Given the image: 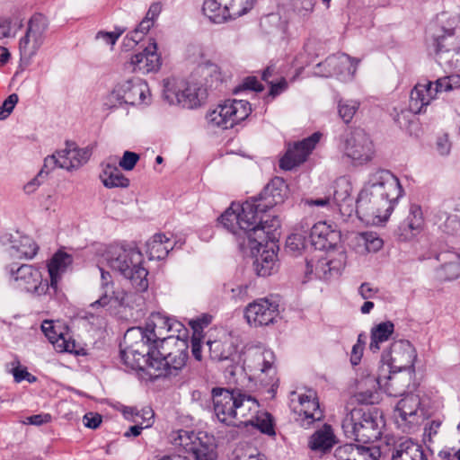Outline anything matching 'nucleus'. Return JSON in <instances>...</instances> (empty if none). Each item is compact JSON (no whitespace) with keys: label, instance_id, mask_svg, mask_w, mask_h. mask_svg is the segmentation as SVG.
Wrapping results in <instances>:
<instances>
[{"label":"nucleus","instance_id":"nucleus-1","mask_svg":"<svg viewBox=\"0 0 460 460\" xmlns=\"http://www.w3.org/2000/svg\"><path fill=\"white\" fill-rule=\"evenodd\" d=\"M267 210L257 208V200H247L242 206L232 204L220 217L224 228L236 238L243 252L250 249L259 252L260 247L277 239V231L280 227L278 217L266 219Z\"/></svg>","mask_w":460,"mask_h":460},{"label":"nucleus","instance_id":"nucleus-2","mask_svg":"<svg viewBox=\"0 0 460 460\" xmlns=\"http://www.w3.org/2000/svg\"><path fill=\"white\" fill-rule=\"evenodd\" d=\"M398 178L390 171L380 169L371 173L368 181L356 199V213L359 217H379L391 214L394 203L402 196Z\"/></svg>","mask_w":460,"mask_h":460},{"label":"nucleus","instance_id":"nucleus-3","mask_svg":"<svg viewBox=\"0 0 460 460\" xmlns=\"http://www.w3.org/2000/svg\"><path fill=\"white\" fill-rule=\"evenodd\" d=\"M104 258L108 266L129 280L132 287L138 292L148 288V270L143 266L144 255L135 246L111 245L105 252Z\"/></svg>","mask_w":460,"mask_h":460},{"label":"nucleus","instance_id":"nucleus-4","mask_svg":"<svg viewBox=\"0 0 460 460\" xmlns=\"http://www.w3.org/2000/svg\"><path fill=\"white\" fill-rule=\"evenodd\" d=\"M382 415L378 410L354 407L342 420L341 427L345 436L363 444L378 440L382 435Z\"/></svg>","mask_w":460,"mask_h":460},{"label":"nucleus","instance_id":"nucleus-5","mask_svg":"<svg viewBox=\"0 0 460 460\" xmlns=\"http://www.w3.org/2000/svg\"><path fill=\"white\" fill-rule=\"evenodd\" d=\"M159 354L153 355L151 365L159 376H177L185 367L188 359V344L180 339H164L162 345L153 346Z\"/></svg>","mask_w":460,"mask_h":460},{"label":"nucleus","instance_id":"nucleus-6","mask_svg":"<svg viewBox=\"0 0 460 460\" xmlns=\"http://www.w3.org/2000/svg\"><path fill=\"white\" fill-rule=\"evenodd\" d=\"M207 95V87L192 79L172 77L164 80L163 98L170 105L194 109L204 102Z\"/></svg>","mask_w":460,"mask_h":460},{"label":"nucleus","instance_id":"nucleus-7","mask_svg":"<svg viewBox=\"0 0 460 460\" xmlns=\"http://www.w3.org/2000/svg\"><path fill=\"white\" fill-rule=\"evenodd\" d=\"M339 147L354 164L362 165L375 155L369 135L360 128H347L339 137Z\"/></svg>","mask_w":460,"mask_h":460},{"label":"nucleus","instance_id":"nucleus-8","mask_svg":"<svg viewBox=\"0 0 460 460\" xmlns=\"http://www.w3.org/2000/svg\"><path fill=\"white\" fill-rule=\"evenodd\" d=\"M181 323L176 320L171 319L161 313H153L146 324L145 328L137 327L129 329L125 335V342L128 343V339L142 338L144 341L149 343L151 346L162 345L164 339H175L172 336H164L165 332L170 331L179 332Z\"/></svg>","mask_w":460,"mask_h":460},{"label":"nucleus","instance_id":"nucleus-9","mask_svg":"<svg viewBox=\"0 0 460 460\" xmlns=\"http://www.w3.org/2000/svg\"><path fill=\"white\" fill-rule=\"evenodd\" d=\"M255 0H205L204 14L215 23H222L247 13L254 6Z\"/></svg>","mask_w":460,"mask_h":460},{"label":"nucleus","instance_id":"nucleus-10","mask_svg":"<svg viewBox=\"0 0 460 460\" xmlns=\"http://www.w3.org/2000/svg\"><path fill=\"white\" fill-rule=\"evenodd\" d=\"M251 111V104L247 101L226 100L209 112L207 119L212 125L226 129L245 119Z\"/></svg>","mask_w":460,"mask_h":460},{"label":"nucleus","instance_id":"nucleus-11","mask_svg":"<svg viewBox=\"0 0 460 460\" xmlns=\"http://www.w3.org/2000/svg\"><path fill=\"white\" fill-rule=\"evenodd\" d=\"M273 361L274 354L270 350H250L245 354L243 367L261 384L273 388L278 382Z\"/></svg>","mask_w":460,"mask_h":460},{"label":"nucleus","instance_id":"nucleus-12","mask_svg":"<svg viewBox=\"0 0 460 460\" xmlns=\"http://www.w3.org/2000/svg\"><path fill=\"white\" fill-rule=\"evenodd\" d=\"M47 29L45 19L42 15H33L26 29L25 35L20 39L19 51L21 64L27 66L32 58L37 54L44 42V34Z\"/></svg>","mask_w":460,"mask_h":460},{"label":"nucleus","instance_id":"nucleus-13","mask_svg":"<svg viewBox=\"0 0 460 460\" xmlns=\"http://www.w3.org/2000/svg\"><path fill=\"white\" fill-rule=\"evenodd\" d=\"M149 97V88L147 84L135 77L118 84L108 97L111 107L117 104L137 105L146 102Z\"/></svg>","mask_w":460,"mask_h":460},{"label":"nucleus","instance_id":"nucleus-14","mask_svg":"<svg viewBox=\"0 0 460 460\" xmlns=\"http://www.w3.org/2000/svg\"><path fill=\"white\" fill-rule=\"evenodd\" d=\"M11 277L17 288L33 296H42L51 289L47 279H43L41 272L31 265L22 264L16 270H10Z\"/></svg>","mask_w":460,"mask_h":460},{"label":"nucleus","instance_id":"nucleus-15","mask_svg":"<svg viewBox=\"0 0 460 460\" xmlns=\"http://www.w3.org/2000/svg\"><path fill=\"white\" fill-rule=\"evenodd\" d=\"M134 344L128 345L126 349L120 350V358L123 363L135 370L149 371L153 355L159 352L154 349L153 346L144 341V339L138 338Z\"/></svg>","mask_w":460,"mask_h":460},{"label":"nucleus","instance_id":"nucleus-16","mask_svg":"<svg viewBox=\"0 0 460 460\" xmlns=\"http://www.w3.org/2000/svg\"><path fill=\"white\" fill-rule=\"evenodd\" d=\"M416 358L414 347L409 341L399 340L394 341L389 349L383 352L381 362L387 365L390 369L402 371L413 366Z\"/></svg>","mask_w":460,"mask_h":460},{"label":"nucleus","instance_id":"nucleus-17","mask_svg":"<svg viewBox=\"0 0 460 460\" xmlns=\"http://www.w3.org/2000/svg\"><path fill=\"white\" fill-rule=\"evenodd\" d=\"M279 304L270 298H260L250 303L244 309V318L251 326H266L279 316Z\"/></svg>","mask_w":460,"mask_h":460},{"label":"nucleus","instance_id":"nucleus-18","mask_svg":"<svg viewBox=\"0 0 460 460\" xmlns=\"http://www.w3.org/2000/svg\"><path fill=\"white\" fill-rule=\"evenodd\" d=\"M239 390L214 387L211 391L213 409L217 420L228 426L234 423Z\"/></svg>","mask_w":460,"mask_h":460},{"label":"nucleus","instance_id":"nucleus-19","mask_svg":"<svg viewBox=\"0 0 460 460\" xmlns=\"http://www.w3.org/2000/svg\"><path fill=\"white\" fill-rule=\"evenodd\" d=\"M359 59L350 58L341 53L328 57L323 62L317 64V67L328 66L326 72H316L320 76H337L341 81H350L357 71Z\"/></svg>","mask_w":460,"mask_h":460},{"label":"nucleus","instance_id":"nucleus-20","mask_svg":"<svg viewBox=\"0 0 460 460\" xmlns=\"http://www.w3.org/2000/svg\"><path fill=\"white\" fill-rule=\"evenodd\" d=\"M428 43L439 61L450 62L460 55V35L428 31Z\"/></svg>","mask_w":460,"mask_h":460},{"label":"nucleus","instance_id":"nucleus-21","mask_svg":"<svg viewBox=\"0 0 460 460\" xmlns=\"http://www.w3.org/2000/svg\"><path fill=\"white\" fill-rule=\"evenodd\" d=\"M321 133L315 132L310 137L289 146L285 155L279 160V167L290 171L304 163L321 138Z\"/></svg>","mask_w":460,"mask_h":460},{"label":"nucleus","instance_id":"nucleus-22","mask_svg":"<svg viewBox=\"0 0 460 460\" xmlns=\"http://www.w3.org/2000/svg\"><path fill=\"white\" fill-rule=\"evenodd\" d=\"M161 58L157 53V45L155 40L141 52L133 55L130 60L124 65L125 70L132 73L148 74L159 69Z\"/></svg>","mask_w":460,"mask_h":460},{"label":"nucleus","instance_id":"nucleus-23","mask_svg":"<svg viewBox=\"0 0 460 460\" xmlns=\"http://www.w3.org/2000/svg\"><path fill=\"white\" fill-rule=\"evenodd\" d=\"M299 409L295 410L297 414L296 421L304 428H309L314 422L319 421L323 418V412L320 409V404L316 394L313 390H308L306 394L298 396Z\"/></svg>","mask_w":460,"mask_h":460},{"label":"nucleus","instance_id":"nucleus-24","mask_svg":"<svg viewBox=\"0 0 460 460\" xmlns=\"http://www.w3.org/2000/svg\"><path fill=\"white\" fill-rule=\"evenodd\" d=\"M288 195V186L283 178H273L263 189L258 198L251 200H257V208L268 210L274 206L283 203Z\"/></svg>","mask_w":460,"mask_h":460},{"label":"nucleus","instance_id":"nucleus-25","mask_svg":"<svg viewBox=\"0 0 460 460\" xmlns=\"http://www.w3.org/2000/svg\"><path fill=\"white\" fill-rule=\"evenodd\" d=\"M340 239V233L332 229L326 222H317L310 229L309 242L315 250L323 251L333 248Z\"/></svg>","mask_w":460,"mask_h":460},{"label":"nucleus","instance_id":"nucleus-26","mask_svg":"<svg viewBox=\"0 0 460 460\" xmlns=\"http://www.w3.org/2000/svg\"><path fill=\"white\" fill-rule=\"evenodd\" d=\"M440 265L435 270L436 278L440 281H451L460 277V253L443 251L437 254Z\"/></svg>","mask_w":460,"mask_h":460},{"label":"nucleus","instance_id":"nucleus-27","mask_svg":"<svg viewBox=\"0 0 460 460\" xmlns=\"http://www.w3.org/2000/svg\"><path fill=\"white\" fill-rule=\"evenodd\" d=\"M420 399L416 394H407L401 399L395 407L401 421L409 425L411 428L419 423L423 417V411L420 409Z\"/></svg>","mask_w":460,"mask_h":460},{"label":"nucleus","instance_id":"nucleus-28","mask_svg":"<svg viewBox=\"0 0 460 460\" xmlns=\"http://www.w3.org/2000/svg\"><path fill=\"white\" fill-rule=\"evenodd\" d=\"M332 202L344 216H350L356 211V200L351 196V183L345 178L337 180L333 186Z\"/></svg>","mask_w":460,"mask_h":460},{"label":"nucleus","instance_id":"nucleus-29","mask_svg":"<svg viewBox=\"0 0 460 460\" xmlns=\"http://www.w3.org/2000/svg\"><path fill=\"white\" fill-rule=\"evenodd\" d=\"M210 358L214 361L234 362L238 358L237 348L231 336L208 341Z\"/></svg>","mask_w":460,"mask_h":460},{"label":"nucleus","instance_id":"nucleus-30","mask_svg":"<svg viewBox=\"0 0 460 460\" xmlns=\"http://www.w3.org/2000/svg\"><path fill=\"white\" fill-rule=\"evenodd\" d=\"M60 152V168L70 171L84 164L90 158L89 147L78 148L75 143H66V147Z\"/></svg>","mask_w":460,"mask_h":460},{"label":"nucleus","instance_id":"nucleus-31","mask_svg":"<svg viewBox=\"0 0 460 460\" xmlns=\"http://www.w3.org/2000/svg\"><path fill=\"white\" fill-rule=\"evenodd\" d=\"M73 263L71 254L62 251L57 252L48 263V271L50 279L49 286L56 294L58 288V282L62 275L66 272Z\"/></svg>","mask_w":460,"mask_h":460},{"label":"nucleus","instance_id":"nucleus-32","mask_svg":"<svg viewBox=\"0 0 460 460\" xmlns=\"http://www.w3.org/2000/svg\"><path fill=\"white\" fill-rule=\"evenodd\" d=\"M435 98L432 82L418 83L411 92L410 109L416 114L425 112L427 106Z\"/></svg>","mask_w":460,"mask_h":460},{"label":"nucleus","instance_id":"nucleus-33","mask_svg":"<svg viewBox=\"0 0 460 460\" xmlns=\"http://www.w3.org/2000/svg\"><path fill=\"white\" fill-rule=\"evenodd\" d=\"M234 423L231 426H249V422L259 411L258 401L251 395L239 392L236 408L234 410Z\"/></svg>","mask_w":460,"mask_h":460},{"label":"nucleus","instance_id":"nucleus-34","mask_svg":"<svg viewBox=\"0 0 460 460\" xmlns=\"http://www.w3.org/2000/svg\"><path fill=\"white\" fill-rule=\"evenodd\" d=\"M9 254L14 259H32L38 252L39 246L32 238L16 233L11 235Z\"/></svg>","mask_w":460,"mask_h":460},{"label":"nucleus","instance_id":"nucleus-35","mask_svg":"<svg viewBox=\"0 0 460 460\" xmlns=\"http://www.w3.org/2000/svg\"><path fill=\"white\" fill-rule=\"evenodd\" d=\"M392 460H428V456L421 445L406 439L395 447Z\"/></svg>","mask_w":460,"mask_h":460},{"label":"nucleus","instance_id":"nucleus-36","mask_svg":"<svg viewBox=\"0 0 460 460\" xmlns=\"http://www.w3.org/2000/svg\"><path fill=\"white\" fill-rule=\"evenodd\" d=\"M429 31L460 35V17L443 12L437 15L435 21L429 25Z\"/></svg>","mask_w":460,"mask_h":460},{"label":"nucleus","instance_id":"nucleus-37","mask_svg":"<svg viewBox=\"0 0 460 460\" xmlns=\"http://www.w3.org/2000/svg\"><path fill=\"white\" fill-rule=\"evenodd\" d=\"M422 224L423 218L420 207L411 205L409 216L399 226L401 236L404 240L412 238L420 230Z\"/></svg>","mask_w":460,"mask_h":460},{"label":"nucleus","instance_id":"nucleus-38","mask_svg":"<svg viewBox=\"0 0 460 460\" xmlns=\"http://www.w3.org/2000/svg\"><path fill=\"white\" fill-rule=\"evenodd\" d=\"M173 249V244L170 238L164 234H155L146 243V252L149 260H163L169 252Z\"/></svg>","mask_w":460,"mask_h":460},{"label":"nucleus","instance_id":"nucleus-39","mask_svg":"<svg viewBox=\"0 0 460 460\" xmlns=\"http://www.w3.org/2000/svg\"><path fill=\"white\" fill-rule=\"evenodd\" d=\"M100 179L102 184L109 189L127 188L129 185V180L124 176L117 166L110 164L103 166Z\"/></svg>","mask_w":460,"mask_h":460},{"label":"nucleus","instance_id":"nucleus-40","mask_svg":"<svg viewBox=\"0 0 460 460\" xmlns=\"http://www.w3.org/2000/svg\"><path fill=\"white\" fill-rule=\"evenodd\" d=\"M335 443V437L330 425L325 424L322 429L315 431L309 441L312 450L326 452Z\"/></svg>","mask_w":460,"mask_h":460},{"label":"nucleus","instance_id":"nucleus-41","mask_svg":"<svg viewBox=\"0 0 460 460\" xmlns=\"http://www.w3.org/2000/svg\"><path fill=\"white\" fill-rule=\"evenodd\" d=\"M394 324L391 321L382 322L371 329L369 349L376 353L380 349V344L387 341L394 333Z\"/></svg>","mask_w":460,"mask_h":460},{"label":"nucleus","instance_id":"nucleus-42","mask_svg":"<svg viewBox=\"0 0 460 460\" xmlns=\"http://www.w3.org/2000/svg\"><path fill=\"white\" fill-rule=\"evenodd\" d=\"M277 254L273 247L264 250L253 261V268L258 276L268 277L276 270Z\"/></svg>","mask_w":460,"mask_h":460},{"label":"nucleus","instance_id":"nucleus-43","mask_svg":"<svg viewBox=\"0 0 460 460\" xmlns=\"http://www.w3.org/2000/svg\"><path fill=\"white\" fill-rule=\"evenodd\" d=\"M128 293L123 288H110L105 290L99 299L90 305L93 308L105 307L109 305L113 307L124 306Z\"/></svg>","mask_w":460,"mask_h":460},{"label":"nucleus","instance_id":"nucleus-44","mask_svg":"<svg viewBox=\"0 0 460 460\" xmlns=\"http://www.w3.org/2000/svg\"><path fill=\"white\" fill-rule=\"evenodd\" d=\"M41 330L48 340L61 352H71L75 346L70 341H66L62 332H58L52 321H44L41 324Z\"/></svg>","mask_w":460,"mask_h":460},{"label":"nucleus","instance_id":"nucleus-45","mask_svg":"<svg viewBox=\"0 0 460 460\" xmlns=\"http://www.w3.org/2000/svg\"><path fill=\"white\" fill-rule=\"evenodd\" d=\"M443 222L438 225L439 229L447 236L460 241V211L454 214L440 212L438 215Z\"/></svg>","mask_w":460,"mask_h":460},{"label":"nucleus","instance_id":"nucleus-46","mask_svg":"<svg viewBox=\"0 0 460 460\" xmlns=\"http://www.w3.org/2000/svg\"><path fill=\"white\" fill-rule=\"evenodd\" d=\"M249 426L258 429L261 433L268 436L276 434L272 416L266 411H258L250 420Z\"/></svg>","mask_w":460,"mask_h":460},{"label":"nucleus","instance_id":"nucleus-47","mask_svg":"<svg viewBox=\"0 0 460 460\" xmlns=\"http://www.w3.org/2000/svg\"><path fill=\"white\" fill-rule=\"evenodd\" d=\"M355 241L358 245L363 246L367 252H376L383 246L382 239L373 232L359 233L355 236Z\"/></svg>","mask_w":460,"mask_h":460},{"label":"nucleus","instance_id":"nucleus-48","mask_svg":"<svg viewBox=\"0 0 460 460\" xmlns=\"http://www.w3.org/2000/svg\"><path fill=\"white\" fill-rule=\"evenodd\" d=\"M314 271V274L319 279H328L330 278H332V276H331V270L329 267V262H328L327 257L318 259L315 263H314V260L306 261L305 274L309 275V274H312Z\"/></svg>","mask_w":460,"mask_h":460},{"label":"nucleus","instance_id":"nucleus-49","mask_svg":"<svg viewBox=\"0 0 460 460\" xmlns=\"http://www.w3.org/2000/svg\"><path fill=\"white\" fill-rule=\"evenodd\" d=\"M22 25V20L17 17L0 18V39L14 37Z\"/></svg>","mask_w":460,"mask_h":460},{"label":"nucleus","instance_id":"nucleus-50","mask_svg":"<svg viewBox=\"0 0 460 460\" xmlns=\"http://www.w3.org/2000/svg\"><path fill=\"white\" fill-rule=\"evenodd\" d=\"M360 106V102L356 100H341L338 103L339 116L345 123H349L355 116Z\"/></svg>","mask_w":460,"mask_h":460},{"label":"nucleus","instance_id":"nucleus-51","mask_svg":"<svg viewBox=\"0 0 460 460\" xmlns=\"http://www.w3.org/2000/svg\"><path fill=\"white\" fill-rule=\"evenodd\" d=\"M460 85V76L458 75H453L450 76H445L438 78L433 83V92L435 96L438 93L449 92Z\"/></svg>","mask_w":460,"mask_h":460},{"label":"nucleus","instance_id":"nucleus-52","mask_svg":"<svg viewBox=\"0 0 460 460\" xmlns=\"http://www.w3.org/2000/svg\"><path fill=\"white\" fill-rule=\"evenodd\" d=\"M308 243H310L309 237L306 238L302 233L290 234L286 242L287 248L294 252H300L307 247Z\"/></svg>","mask_w":460,"mask_h":460},{"label":"nucleus","instance_id":"nucleus-53","mask_svg":"<svg viewBox=\"0 0 460 460\" xmlns=\"http://www.w3.org/2000/svg\"><path fill=\"white\" fill-rule=\"evenodd\" d=\"M201 74L205 76V84L207 87L211 88L214 84L217 87V84L222 82L221 74L216 65H208L202 67Z\"/></svg>","mask_w":460,"mask_h":460},{"label":"nucleus","instance_id":"nucleus-54","mask_svg":"<svg viewBox=\"0 0 460 460\" xmlns=\"http://www.w3.org/2000/svg\"><path fill=\"white\" fill-rule=\"evenodd\" d=\"M360 447L353 444H345L335 449L334 457L337 460H353Z\"/></svg>","mask_w":460,"mask_h":460},{"label":"nucleus","instance_id":"nucleus-55","mask_svg":"<svg viewBox=\"0 0 460 460\" xmlns=\"http://www.w3.org/2000/svg\"><path fill=\"white\" fill-rule=\"evenodd\" d=\"M196 460H217V454L214 447L200 444L192 448Z\"/></svg>","mask_w":460,"mask_h":460},{"label":"nucleus","instance_id":"nucleus-56","mask_svg":"<svg viewBox=\"0 0 460 460\" xmlns=\"http://www.w3.org/2000/svg\"><path fill=\"white\" fill-rule=\"evenodd\" d=\"M354 401L360 404H374L379 400V394L376 390L360 391L355 394Z\"/></svg>","mask_w":460,"mask_h":460},{"label":"nucleus","instance_id":"nucleus-57","mask_svg":"<svg viewBox=\"0 0 460 460\" xmlns=\"http://www.w3.org/2000/svg\"><path fill=\"white\" fill-rule=\"evenodd\" d=\"M315 0H292L294 11L300 16H308L313 11Z\"/></svg>","mask_w":460,"mask_h":460},{"label":"nucleus","instance_id":"nucleus-58","mask_svg":"<svg viewBox=\"0 0 460 460\" xmlns=\"http://www.w3.org/2000/svg\"><path fill=\"white\" fill-rule=\"evenodd\" d=\"M18 95L16 93L10 94L0 106V119H4L7 118L13 110L14 109L16 103L18 102Z\"/></svg>","mask_w":460,"mask_h":460},{"label":"nucleus","instance_id":"nucleus-59","mask_svg":"<svg viewBox=\"0 0 460 460\" xmlns=\"http://www.w3.org/2000/svg\"><path fill=\"white\" fill-rule=\"evenodd\" d=\"M328 258L329 267L331 270V276L336 277L341 275V270L345 266L346 256L344 253H340L336 258Z\"/></svg>","mask_w":460,"mask_h":460},{"label":"nucleus","instance_id":"nucleus-60","mask_svg":"<svg viewBox=\"0 0 460 460\" xmlns=\"http://www.w3.org/2000/svg\"><path fill=\"white\" fill-rule=\"evenodd\" d=\"M138 160L139 155L137 153L125 151L119 164L122 169L131 171L134 169Z\"/></svg>","mask_w":460,"mask_h":460},{"label":"nucleus","instance_id":"nucleus-61","mask_svg":"<svg viewBox=\"0 0 460 460\" xmlns=\"http://www.w3.org/2000/svg\"><path fill=\"white\" fill-rule=\"evenodd\" d=\"M125 31V28H116L114 31H99L96 34L97 40H102L106 44L114 45L119 36Z\"/></svg>","mask_w":460,"mask_h":460},{"label":"nucleus","instance_id":"nucleus-62","mask_svg":"<svg viewBox=\"0 0 460 460\" xmlns=\"http://www.w3.org/2000/svg\"><path fill=\"white\" fill-rule=\"evenodd\" d=\"M379 449L360 447L353 460H379Z\"/></svg>","mask_w":460,"mask_h":460},{"label":"nucleus","instance_id":"nucleus-63","mask_svg":"<svg viewBox=\"0 0 460 460\" xmlns=\"http://www.w3.org/2000/svg\"><path fill=\"white\" fill-rule=\"evenodd\" d=\"M240 90L261 92L263 90V85L258 81L257 77L248 76L243 81V84L234 90V93H236Z\"/></svg>","mask_w":460,"mask_h":460},{"label":"nucleus","instance_id":"nucleus-64","mask_svg":"<svg viewBox=\"0 0 460 460\" xmlns=\"http://www.w3.org/2000/svg\"><path fill=\"white\" fill-rule=\"evenodd\" d=\"M436 150L438 155L445 156L450 153L451 143L448 139L447 134L438 136L436 140Z\"/></svg>","mask_w":460,"mask_h":460}]
</instances>
